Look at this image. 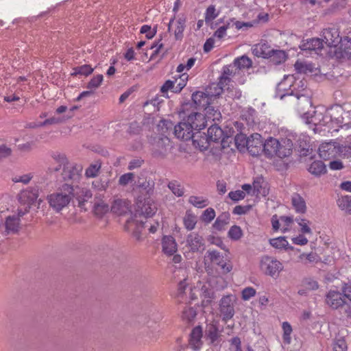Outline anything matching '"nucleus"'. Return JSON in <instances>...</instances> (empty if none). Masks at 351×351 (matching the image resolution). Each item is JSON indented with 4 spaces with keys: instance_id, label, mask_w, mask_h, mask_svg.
<instances>
[{
    "instance_id": "1",
    "label": "nucleus",
    "mask_w": 351,
    "mask_h": 351,
    "mask_svg": "<svg viewBox=\"0 0 351 351\" xmlns=\"http://www.w3.org/2000/svg\"><path fill=\"white\" fill-rule=\"evenodd\" d=\"M157 210V206L153 199L150 198L138 199L134 206V213L126 221L125 229L130 230L133 226L138 228L143 227L148 222L147 219L152 217Z\"/></svg>"
},
{
    "instance_id": "2",
    "label": "nucleus",
    "mask_w": 351,
    "mask_h": 351,
    "mask_svg": "<svg viewBox=\"0 0 351 351\" xmlns=\"http://www.w3.org/2000/svg\"><path fill=\"white\" fill-rule=\"evenodd\" d=\"M184 111L179 112L182 121L177 125V138L184 141L191 139L193 130H200L206 127V119L204 114L199 112H191L186 118L184 117Z\"/></svg>"
},
{
    "instance_id": "3",
    "label": "nucleus",
    "mask_w": 351,
    "mask_h": 351,
    "mask_svg": "<svg viewBox=\"0 0 351 351\" xmlns=\"http://www.w3.org/2000/svg\"><path fill=\"white\" fill-rule=\"evenodd\" d=\"M252 66V60L245 55L235 58L232 64L223 67L218 86L223 88L231 82V77L241 75L244 70L251 68Z\"/></svg>"
},
{
    "instance_id": "4",
    "label": "nucleus",
    "mask_w": 351,
    "mask_h": 351,
    "mask_svg": "<svg viewBox=\"0 0 351 351\" xmlns=\"http://www.w3.org/2000/svg\"><path fill=\"white\" fill-rule=\"evenodd\" d=\"M73 197V187L70 184H64L56 191L49 195L47 201L50 207L59 212L69 205Z\"/></svg>"
},
{
    "instance_id": "5",
    "label": "nucleus",
    "mask_w": 351,
    "mask_h": 351,
    "mask_svg": "<svg viewBox=\"0 0 351 351\" xmlns=\"http://www.w3.org/2000/svg\"><path fill=\"white\" fill-rule=\"evenodd\" d=\"M301 83V89H299L294 95L296 97V108L302 117L304 119H306V123H316L314 117H309L308 116V112L306 110H308L312 106V101L309 95L308 91L306 89V82L304 80H300Z\"/></svg>"
},
{
    "instance_id": "6",
    "label": "nucleus",
    "mask_w": 351,
    "mask_h": 351,
    "mask_svg": "<svg viewBox=\"0 0 351 351\" xmlns=\"http://www.w3.org/2000/svg\"><path fill=\"white\" fill-rule=\"evenodd\" d=\"M300 87L301 83L293 75H285L276 86V97L282 99L286 95H294Z\"/></svg>"
},
{
    "instance_id": "7",
    "label": "nucleus",
    "mask_w": 351,
    "mask_h": 351,
    "mask_svg": "<svg viewBox=\"0 0 351 351\" xmlns=\"http://www.w3.org/2000/svg\"><path fill=\"white\" fill-rule=\"evenodd\" d=\"M260 269L265 275L277 278L284 269V265L276 258L266 255L260 260Z\"/></svg>"
},
{
    "instance_id": "8",
    "label": "nucleus",
    "mask_w": 351,
    "mask_h": 351,
    "mask_svg": "<svg viewBox=\"0 0 351 351\" xmlns=\"http://www.w3.org/2000/svg\"><path fill=\"white\" fill-rule=\"evenodd\" d=\"M235 302L236 297L232 294L224 295L221 298L219 305L223 321L227 322L233 317Z\"/></svg>"
},
{
    "instance_id": "9",
    "label": "nucleus",
    "mask_w": 351,
    "mask_h": 351,
    "mask_svg": "<svg viewBox=\"0 0 351 351\" xmlns=\"http://www.w3.org/2000/svg\"><path fill=\"white\" fill-rule=\"evenodd\" d=\"M323 40L330 47L337 48L343 38L339 35V29L332 27L324 29L322 32Z\"/></svg>"
},
{
    "instance_id": "10",
    "label": "nucleus",
    "mask_w": 351,
    "mask_h": 351,
    "mask_svg": "<svg viewBox=\"0 0 351 351\" xmlns=\"http://www.w3.org/2000/svg\"><path fill=\"white\" fill-rule=\"evenodd\" d=\"M319 156L321 158L328 160L340 155V148L335 143H324L319 147Z\"/></svg>"
},
{
    "instance_id": "11",
    "label": "nucleus",
    "mask_w": 351,
    "mask_h": 351,
    "mask_svg": "<svg viewBox=\"0 0 351 351\" xmlns=\"http://www.w3.org/2000/svg\"><path fill=\"white\" fill-rule=\"evenodd\" d=\"M205 258H208L211 263L219 266L223 274H228L232 269V263L230 261L228 263L224 262L223 257L221 255L220 252L216 250H208Z\"/></svg>"
},
{
    "instance_id": "12",
    "label": "nucleus",
    "mask_w": 351,
    "mask_h": 351,
    "mask_svg": "<svg viewBox=\"0 0 351 351\" xmlns=\"http://www.w3.org/2000/svg\"><path fill=\"white\" fill-rule=\"evenodd\" d=\"M20 230V219L16 216H9L4 224H0V234L7 236L16 234Z\"/></svg>"
},
{
    "instance_id": "13",
    "label": "nucleus",
    "mask_w": 351,
    "mask_h": 351,
    "mask_svg": "<svg viewBox=\"0 0 351 351\" xmlns=\"http://www.w3.org/2000/svg\"><path fill=\"white\" fill-rule=\"evenodd\" d=\"M82 171V167L74 162H66L63 167L62 178L64 180H77Z\"/></svg>"
},
{
    "instance_id": "14",
    "label": "nucleus",
    "mask_w": 351,
    "mask_h": 351,
    "mask_svg": "<svg viewBox=\"0 0 351 351\" xmlns=\"http://www.w3.org/2000/svg\"><path fill=\"white\" fill-rule=\"evenodd\" d=\"M263 140L261 134L254 133L248 137L247 149L252 156H258L263 152Z\"/></svg>"
},
{
    "instance_id": "15",
    "label": "nucleus",
    "mask_w": 351,
    "mask_h": 351,
    "mask_svg": "<svg viewBox=\"0 0 351 351\" xmlns=\"http://www.w3.org/2000/svg\"><path fill=\"white\" fill-rule=\"evenodd\" d=\"M39 195V189L37 186L28 187L19 194V201L24 205H27L30 208V205L33 204L38 199Z\"/></svg>"
},
{
    "instance_id": "16",
    "label": "nucleus",
    "mask_w": 351,
    "mask_h": 351,
    "mask_svg": "<svg viewBox=\"0 0 351 351\" xmlns=\"http://www.w3.org/2000/svg\"><path fill=\"white\" fill-rule=\"evenodd\" d=\"M326 302L331 308L337 309L345 304V297L339 291L330 290L326 295Z\"/></svg>"
},
{
    "instance_id": "17",
    "label": "nucleus",
    "mask_w": 351,
    "mask_h": 351,
    "mask_svg": "<svg viewBox=\"0 0 351 351\" xmlns=\"http://www.w3.org/2000/svg\"><path fill=\"white\" fill-rule=\"evenodd\" d=\"M291 204L293 209L298 214H304L307 210L306 203L304 197L299 193H295L291 197Z\"/></svg>"
},
{
    "instance_id": "18",
    "label": "nucleus",
    "mask_w": 351,
    "mask_h": 351,
    "mask_svg": "<svg viewBox=\"0 0 351 351\" xmlns=\"http://www.w3.org/2000/svg\"><path fill=\"white\" fill-rule=\"evenodd\" d=\"M263 184V178L262 177H258L254 180L252 185L250 184H245L242 185L241 188L247 194L258 195L265 193V191H262Z\"/></svg>"
},
{
    "instance_id": "19",
    "label": "nucleus",
    "mask_w": 351,
    "mask_h": 351,
    "mask_svg": "<svg viewBox=\"0 0 351 351\" xmlns=\"http://www.w3.org/2000/svg\"><path fill=\"white\" fill-rule=\"evenodd\" d=\"M131 203L127 199H117L114 200L111 210L119 215H125L131 211Z\"/></svg>"
},
{
    "instance_id": "20",
    "label": "nucleus",
    "mask_w": 351,
    "mask_h": 351,
    "mask_svg": "<svg viewBox=\"0 0 351 351\" xmlns=\"http://www.w3.org/2000/svg\"><path fill=\"white\" fill-rule=\"evenodd\" d=\"M335 53L340 58L351 60V40L347 37L344 38L338 47L335 49Z\"/></svg>"
},
{
    "instance_id": "21",
    "label": "nucleus",
    "mask_w": 351,
    "mask_h": 351,
    "mask_svg": "<svg viewBox=\"0 0 351 351\" xmlns=\"http://www.w3.org/2000/svg\"><path fill=\"white\" fill-rule=\"evenodd\" d=\"M162 252L168 256H173V261L176 258V241L171 236H165L162 242Z\"/></svg>"
},
{
    "instance_id": "22",
    "label": "nucleus",
    "mask_w": 351,
    "mask_h": 351,
    "mask_svg": "<svg viewBox=\"0 0 351 351\" xmlns=\"http://www.w3.org/2000/svg\"><path fill=\"white\" fill-rule=\"evenodd\" d=\"M202 328L201 326H198L195 327L191 333L189 343L193 349L197 350L202 346Z\"/></svg>"
},
{
    "instance_id": "23",
    "label": "nucleus",
    "mask_w": 351,
    "mask_h": 351,
    "mask_svg": "<svg viewBox=\"0 0 351 351\" xmlns=\"http://www.w3.org/2000/svg\"><path fill=\"white\" fill-rule=\"evenodd\" d=\"M213 98V95H209L203 91H196L192 95V99L194 104L202 108H206L210 104V102Z\"/></svg>"
},
{
    "instance_id": "24",
    "label": "nucleus",
    "mask_w": 351,
    "mask_h": 351,
    "mask_svg": "<svg viewBox=\"0 0 351 351\" xmlns=\"http://www.w3.org/2000/svg\"><path fill=\"white\" fill-rule=\"evenodd\" d=\"M191 138L193 140V145L199 149V150L204 151L208 149L210 141L205 134H194L193 133Z\"/></svg>"
},
{
    "instance_id": "25",
    "label": "nucleus",
    "mask_w": 351,
    "mask_h": 351,
    "mask_svg": "<svg viewBox=\"0 0 351 351\" xmlns=\"http://www.w3.org/2000/svg\"><path fill=\"white\" fill-rule=\"evenodd\" d=\"M278 146H279V141L270 137L263 143V152L268 158H271L275 156Z\"/></svg>"
},
{
    "instance_id": "26",
    "label": "nucleus",
    "mask_w": 351,
    "mask_h": 351,
    "mask_svg": "<svg viewBox=\"0 0 351 351\" xmlns=\"http://www.w3.org/2000/svg\"><path fill=\"white\" fill-rule=\"evenodd\" d=\"M292 153V143L290 140H284L282 142L279 141V146H278L276 156L283 158L290 156Z\"/></svg>"
},
{
    "instance_id": "27",
    "label": "nucleus",
    "mask_w": 351,
    "mask_h": 351,
    "mask_svg": "<svg viewBox=\"0 0 351 351\" xmlns=\"http://www.w3.org/2000/svg\"><path fill=\"white\" fill-rule=\"evenodd\" d=\"M148 228V230L150 233H155L158 227H159V222L158 221H154L153 223H151V221H148L147 223L145 225L143 228L139 227L138 228L137 226H133L132 228L128 230L129 231H132L134 236L136 237V239L139 240L141 239V233L143 229L145 228Z\"/></svg>"
},
{
    "instance_id": "28",
    "label": "nucleus",
    "mask_w": 351,
    "mask_h": 351,
    "mask_svg": "<svg viewBox=\"0 0 351 351\" xmlns=\"http://www.w3.org/2000/svg\"><path fill=\"white\" fill-rule=\"evenodd\" d=\"M252 53L256 57L267 58L270 56L271 50L266 43H258L254 45L252 49Z\"/></svg>"
},
{
    "instance_id": "29",
    "label": "nucleus",
    "mask_w": 351,
    "mask_h": 351,
    "mask_svg": "<svg viewBox=\"0 0 351 351\" xmlns=\"http://www.w3.org/2000/svg\"><path fill=\"white\" fill-rule=\"evenodd\" d=\"M269 244L277 250H293V247L289 245L288 241L285 237H278L276 238L270 239L269 241Z\"/></svg>"
},
{
    "instance_id": "30",
    "label": "nucleus",
    "mask_w": 351,
    "mask_h": 351,
    "mask_svg": "<svg viewBox=\"0 0 351 351\" xmlns=\"http://www.w3.org/2000/svg\"><path fill=\"white\" fill-rule=\"evenodd\" d=\"M205 335L211 343H215L220 337L218 326L215 323H210L206 325Z\"/></svg>"
},
{
    "instance_id": "31",
    "label": "nucleus",
    "mask_w": 351,
    "mask_h": 351,
    "mask_svg": "<svg viewBox=\"0 0 351 351\" xmlns=\"http://www.w3.org/2000/svg\"><path fill=\"white\" fill-rule=\"evenodd\" d=\"M223 136V130L217 124H213L208 128L207 136L210 142H218L222 140Z\"/></svg>"
},
{
    "instance_id": "32",
    "label": "nucleus",
    "mask_w": 351,
    "mask_h": 351,
    "mask_svg": "<svg viewBox=\"0 0 351 351\" xmlns=\"http://www.w3.org/2000/svg\"><path fill=\"white\" fill-rule=\"evenodd\" d=\"M187 243L193 252L199 251L203 246L202 238L197 234L191 233L187 237Z\"/></svg>"
},
{
    "instance_id": "33",
    "label": "nucleus",
    "mask_w": 351,
    "mask_h": 351,
    "mask_svg": "<svg viewBox=\"0 0 351 351\" xmlns=\"http://www.w3.org/2000/svg\"><path fill=\"white\" fill-rule=\"evenodd\" d=\"M308 171L315 176H320L326 173L327 169L325 164L320 160H315L313 162L308 169Z\"/></svg>"
},
{
    "instance_id": "34",
    "label": "nucleus",
    "mask_w": 351,
    "mask_h": 351,
    "mask_svg": "<svg viewBox=\"0 0 351 351\" xmlns=\"http://www.w3.org/2000/svg\"><path fill=\"white\" fill-rule=\"evenodd\" d=\"M294 67L298 73L308 74L313 73L315 71V66L313 64L301 60H297Z\"/></svg>"
},
{
    "instance_id": "35",
    "label": "nucleus",
    "mask_w": 351,
    "mask_h": 351,
    "mask_svg": "<svg viewBox=\"0 0 351 351\" xmlns=\"http://www.w3.org/2000/svg\"><path fill=\"white\" fill-rule=\"evenodd\" d=\"M302 289L298 290V294L303 295L306 294L308 291H314L318 289L319 285L317 281L311 278H306L302 281Z\"/></svg>"
},
{
    "instance_id": "36",
    "label": "nucleus",
    "mask_w": 351,
    "mask_h": 351,
    "mask_svg": "<svg viewBox=\"0 0 351 351\" xmlns=\"http://www.w3.org/2000/svg\"><path fill=\"white\" fill-rule=\"evenodd\" d=\"M51 158H53V160L58 163V165L53 168V167H49V171H58L60 169L62 165H63V167L64 166V165L66 164V162H68L69 161L67 160V158L66 157V156L64 154H62V153H60V152H52L51 154Z\"/></svg>"
},
{
    "instance_id": "37",
    "label": "nucleus",
    "mask_w": 351,
    "mask_h": 351,
    "mask_svg": "<svg viewBox=\"0 0 351 351\" xmlns=\"http://www.w3.org/2000/svg\"><path fill=\"white\" fill-rule=\"evenodd\" d=\"M205 110V115L206 121L207 120H212L213 121H219L221 118V114L219 109H215L213 106H207L206 108H204Z\"/></svg>"
},
{
    "instance_id": "38",
    "label": "nucleus",
    "mask_w": 351,
    "mask_h": 351,
    "mask_svg": "<svg viewBox=\"0 0 351 351\" xmlns=\"http://www.w3.org/2000/svg\"><path fill=\"white\" fill-rule=\"evenodd\" d=\"M323 39L313 38L307 40L306 43L303 45V50H317L323 47Z\"/></svg>"
},
{
    "instance_id": "39",
    "label": "nucleus",
    "mask_w": 351,
    "mask_h": 351,
    "mask_svg": "<svg viewBox=\"0 0 351 351\" xmlns=\"http://www.w3.org/2000/svg\"><path fill=\"white\" fill-rule=\"evenodd\" d=\"M337 205L347 213L351 215V195L341 196L337 199Z\"/></svg>"
},
{
    "instance_id": "40",
    "label": "nucleus",
    "mask_w": 351,
    "mask_h": 351,
    "mask_svg": "<svg viewBox=\"0 0 351 351\" xmlns=\"http://www.w3.org/2000/svg\"><path fill=\"white\" fill-rule=\"evenodd\" d=\"M74 196L76 197L79 205L81 206L84 202L88 201L92 197V193L89 189L83 188L80 189L75 193H74Z\"/></svg>"
},
{
    "instance_id": "41",
    "label": "nucleus",
    "mask_w": 351,
    "mask_h": 351,
    "mask_svg": "<svg viewBox=\"0 0 351 351\" xmlns=\"http://www.w3.org/2000/svg\"><path fill=\"white\" fill-rule=\"evenodd\" d=\"M295 221L300 228V231L302 234H311L312 230L310 227L311 222L305 218L297 217Z\"/></svg>"
},
{
    "instance_id": "42",
    "label": "nucleus",
    "mask_w": 351,
    "mask_h": 351,
    "mask_svg": "<svg viewBox=\"0 0 351 351\" xmlns=\"http://www.w3.org/2000/svg\"><path fill=\"white\" fill-rule=\"evenodd\" d=\"M184 225L188 230L194 229L197 223V217L191 211H187L183 219Z\"/></svg>"
},
{
    "instance_id": "43",
    "label": "nucleus",
    "mask_w": 351,
    "mask_h": 351,
    "mask_svg": "<svg viewBox=\"0 0 351 351\" xmlns=\"http://www.w3.org/2000/svg\"><path fill=\"white\" fill-rule=\"evenodd\" d=\"M232 82V81L231 80V82L228 85H226L223 88L219 86L220 89L221 90H226L228 93L227 95L233 99L241 98V91L240 90V89L235 87Z\"/></svg>"
},
{
    "instance_id": "44",
    "label": "nucleus",
    "mask_w": 351,
    "mask_h": 351,
    "mask_svg": "<svg viewBox=\"0 0 351 351\" xmlns=\"http://www.w3.org/2000/svg\"><path fill=\"white\" fill-rule=\"evenodd\" d=\"M228 221L229 215L228 213H223L217 218L213 223V228L217 230H221L228 223Z\"/></svg>"
},
{
    "instance_id": "45",
    "label": "nucleus",
    "mask_w": 351,
    "mask_h": 351,
    "mask_svg": "<svg viewBox=\"0 0 351 351\" xmlns=\"http://www.w3.org/2000/svg\"><path fill=\"white\" fill-rule=\"evenodd\" d=\"M282 328L283 331L282 339L285 343L290 344L291 341V335L293 329L291 324L288 322H284L282 324Z\"/></svg>"
},
{
    "instance_id": "46",
    "label": "nucleus",
    "mask_w": 351,
    "mask_h": 351,
    "mask_svg": "<svg viewBox=\"0 0 351 351\" xmlns=\"http://www.w3.org/2000/svg\"><path fill=\"white\" fill-rule=\"evenodd\" d=\"M236 147L240 151L247 149L248 144V137L243 134H237L234 137Z\"/></svg>"
},
{
    "instance_id": "47",
    "label": "nucleus",
    "mask_w": 351,
    "mask_h": 351,
    "mask_svg": "<svg viewBox=\"0 0 351 351\" xmlns=\"http://www.w3.org/2000/svg\"><path fill=\"white\" fill-rule=\"evenodd\" d=\"M189 202L198 208H203L209 204L208 199L196 196L190 197Z\"/></svg>"
},
{
    "instance_id": "48",
    "label": "nucleus",
    "mask_w": 351,
    "mask_h": 351,
    "mask_svg": "<svg viewBox=\"0 0 351 351\" xmlns=\"http://www.w3.org/2000/svg\"><path fill=\"white\" fill-rule=\"evenodd\" d=\"M101 165L99 162L90 164L86 169L85 175L87 178H95L98 176Z\"/></svg>"
},
{
    "instance_id": "49",
    "label": "nucleus",
    "mask_w": 351,
    "mask_h": 351,
    "mask_svg": "<svg viewBox=\"0 0 351 351\" xmlns=\"http://www.w3.org/2000/svg\"><path fill=\"white\" fill-rule=\"evenodd\" d=\"M219 12L216 10L215 6L213 5H209L204 13L205 22L209 23L212 22L219 15Z\"/></svg>"
},
{
    "instance_id": "50",
    "label": "nucleus",
    "mask_w": 351,
    "mask_h": 351,
    "mask_svg": "<svg viewBox=\"0 0 351 351\" xmlns=\"http://www.w3.org/2000/svg\"><path fill=\"white\" fill-rule=\"evenodd\" d=\"M109 210L108 206L102 200L98 199L94 204V212L95 215L101 216Z\"/></svg>"
},
{
    "instance_id": "51",
    "label": "nucleus",
    "mask_w": 351,
    "mask_h": 351,
    "mask_svg": "<svg viewBox=\"0 0 351 351\" xmlns=\"http://www.w3.org/2000/svg\"><path fill=\"white\" fill-rule=\"evenodd\" d=\"M73 71L72 75H82L86 76L92 73L93 69L88 64H84L73 68Z\"/></svg>"
},
{
    "instance_id": "52",
    "label": "nucleus",
    "mask_w": 351,
    "mask_h": 351,
    "mask_svg": "<svg viewBox=\"0 0 351 351\" xmlns=\"http://www.w3.org/2000/svg\"><path fill=\"white\" fill-rule=\"evenodd\" d=\"M281 223V232L285 233L291 230L294 219L293 217L282 216L280 218Z\"/></svg>"
},
{
    "instance_id": "53",
    "label": "nucleus",
    "mask_w": 351,
    "mask_h": 351,
    "mask_svg": "<svg viewBox=\"0 0 351 351\" xmlns=\"http://www.w3.org/2000/svg\"><path fill=\"white\" fill-rule=\"evenodd\" d=\"M215 216L216 213L215 210L213 208H208L203 212L201 216V220L206 223H209L215 219Z\"/></svg>"
},
{
    "instance_id": "54",
    "label": "nucleus",
    "mask_w": 351,
    "mask_h": 351,
    "mask_svg": "<svg viewBox=\"0 0 351 351\" xmlns=\"http://www.w3.org/2000/svg\"><path fill=\"white\" fill-rule=\"evenodd\" d=\"M158 147H161L163 150H161V154H165L168 149H170L173 147L171 145V141L169 138L167 136H164L161 138L158 142Z\"/></svg>"
},
{
    "instance_id": "55",
    "label": "nucleus",
    "mask_w": 351,
    "mask_h": 351,
    "mask_svg": "<svg viewBox=\"0 0 351 351\" xmlns=\"http://www.w3.org/2000/svg\"><path fill=\"white\" fill-rule=\"evenodd\" d=\"M242 235H243L242 230L239 226H233L232 227H231V228L228 231L229 237L235 241L241 239Z\"/></svg>"
},
{
    "instance_id": "56",
    "label": "nucleus",
    "mask_w": 351,
    "mask_h": 351,
    "mask_svg": "<svg viewBox=\"0 0 351 351\" xmlns=\"http://www.w3.org/2000/svg\"><path fill=\"white\" fill-rule=\"evenodd\" d=\"M333 351H347L348 346L343 338L336 339L332 345Z\"/></svg>"
},
{
    "instance_id": "57",
    "label": "nucleus",
    "mask_w": 351,
    "mask_h": 351,
    "mask_svg": "<svg viewBox=\"0 0 351 351\" xmlns=\"http://www.w3.org/2000/svg\"><path fill=\"white\" fill-rule=\"evenodd\" d=\"M256 291L252 287L244 288L241 291V298L244 301H247L256 295Z\"/></svg>"
},
{
    "instance_id": "58",
    "label": "nucleus",
    "mask_w": 351,
    "mask_h": 351,
    "mask_svg": "<svg viewBox=\"0 0 351 351\" xmlns=\"http://www.w3.org/2000/svg\"><path fill=\"white\" fill-rule=\"evenodd\" d=\"M134 174L133 173H127L120 176L119 179V184L121 186H125L134 180Z\"/></svg>"
},
{
    "instance_id": "59",
    "label": "nucleus",
    "mask_w": 351,
    "mask_h": 351,
    "mask_svg": "<svg viewBox=\"0 0 351 351\" xmlns=\"http://www.w3.org/2000/svg\"><path fill=\"white\" fill-rule=\"evenodd\" d=\"M230 23H227L219 27L213 34V37L221 40L227 35V29L229 28Z\"/></svg>"
},
{
    "instance_id": "60",
    "label": "nucleus",
    "mask_w": 351,
    "mask_h": 351,
    "mask_svg": "<svg viewBox=\"0 0 351 351\" xmlns=\"http://www.w3.org/2000/svg\"><path fill=\"white\" fill-rule=\"evenodd\" d=\"M102 81H103V75H100V74L97 75L90 80V81L88 82V84L87 85V88L89 89H92V88L95 89L100 86Z\"/></svg>"
},
{
    "instance_id": "61",
    "label": "nucleus",
    "mask_w": 351,
    "mask_h": 351,
    "mask_svg": "<svg viewBox=\"0 0 351 351\" xmlns=\"http://www.w3.org/2000/svg\"><path fill=\"white\" fill-rule=\"evenodd\" d=\"M175 82L168 80L160 88V91L164 97H168L167 93L169 90H172L174 88Z\"/></svg>"
},
{
    "instance_id": "62",
    "label": "nucleus",
    "mask_w": 351,
    "mask_h": 351,
    "mask_svg": "<svg viewBox=\"0 0 351 351\" xmlns=\"http://www.w3.org/2000/svg\"><path fill=\"white\" fill-rule=\"evenodd\" d=\"M247 193L243 190H237L235 191H231L229 193V197L233 201H239L245 198Z\"/></svg>"
},
{
    "instance_id": "63",
    "label": "nucleus",
    "mask_w": 351,
    "mask_h": 351,
    "mask_svg": "<svg viewBox=\"0 0 351 351\" xmlns=\"http://www.w3.org/2000/svg\"><path fill=\"white\" fill-rule=\"evenodd\" d=\"M140 32L145 34L148 39H151L156 34V29L155 28L152 29L149 25H144L141 27Z\"/></svg>"
},
{
    "instance_id": "64",
    "label": "nucleus",
    "mask_w": 351,
    "mask_h": 351,
    "mask_svg": "<svg viewBox=\"0 0 351 351\" xmlns=\"http://www.w3.org/2000/svg\"><path fill=\"white\" fill-rule=\"evenodd\" d=\"M92 186L99 191H104L108 188V182L101 180H97L93 182Z\"/></svg>"
}]
</instances>
